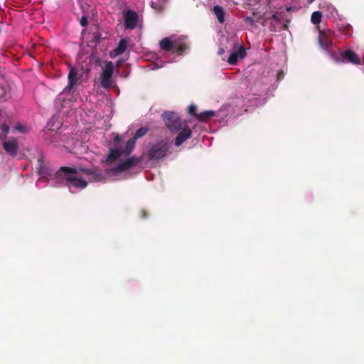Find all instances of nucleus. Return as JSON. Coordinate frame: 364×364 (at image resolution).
I'll return each mask as SVG.
<instances>
[{"mask_svg": "<svg viewBox=\"0 0 364 364\" xmlns=\"http://www.w3.org/2000/svg\"><path fill=\"white\" fill-rule=\"evenodd\" d=\"M9 126L6 123L3 124L1 126V133H0V139L6 140L7 138V134L9 132Z\"/></svg>", "mask_w": 364, "mask_h": 364, "instance_id": "nucleus-23", "label": "nucleus"}, {"mask_svg": "<svg viewBox=\"0 0 364 364\" xmlns=\"http://www.w3.org/2000/svg\"><path fill=\"white\" fill-rule=\"evenodd\" d=\"M213 13L215 15L218 21L220 23H223L225 21V12L222 6H215L213 7Z\"/></svg>", "mask_w": 364, "mask_h": 364, "instance_id": "nucleus-18", "label": "nucleus"}, {"mask_svg": "<svg viewBox=\"0 0 364 364\" xmlns=\"http://www.w3.org/2000/svg\"><path fill=\"white\" fill-rule=\"evenodd\" d=\"M36 169L38 174L42 176H46L49 174L48 168L45 165L44 161L42 157L37 159L36 164Z\"/></svg>", "mask_w": 364, "mask_h": 364, "instance_id": "nucleus-14", "label": "nucleus"}, {"mask_svg": "<svg viewBox=\"0 0 364 364\" xmlns=\"http://www.w3.org/2000/svg\"><path fill=\"white\" fill-rule=\"evenodd\" d=\"M161 1L164 3L166 0H156V1H152L151 6L156 11H161L163 9V5L161 4Z\"/></svg>", "mask_w": 364, "mask_h": 364, "instance_id": "nucleus-24", "label": "nucleus"}, {"mask_svg": "<svg viewBox=\"0 0 364 364\" xmlns=\"http://www.w3.org/2000/svg\"><path fill=\"white\" fill-rule=\"evenodd\" d=\"M224 52H225L224 49L220 48L219 50H218V54L219 55H222V54L224 53Z\"/></svg>", "mask_w": 364, "mask_h": 364, "instance_id": "nucleus-32", "label": "nucleus"}, {"mask_svg": "<svg viewBox=\"0 0 364 364\" xmlns=\"http://www.w3.org/2000/svg\"><path fill=\"white\" fill-rule=\"evenodd\" d=\"M322 18V14L320 11H314L311 14V21L313 24L317 25L321 23Z\"/></svg>", "mask_w": 364, "mask_h": 364, "instance_id": "nucleus-21", "label": "nucleus"}, {"mask_svg": "<svg viewBox=\"0 0 364 364\" xmlns=\"http://www.w3.org/2000/svg\"><path fill=\"white\" fill-rule=\"evenodd\" d=\"M136 139H134V138L129 139L128 141L127 142L124 151H122V153H124L127 155L129 154L134 149Z\"/></svg>", "mask_w": 364, "mask_h": 364, "instance_id": "nucleus-20", "label": "nucleus"}, {"mask_svg": "<svg viewBox=\"0 0 364 364\" xmlns=\"http://www.w3.org/2000/svg\"><path fill=\"white\" fill-rule=\"evenodd\" d=\"M168 142L161 140L151 145L148 150V156L150 160L158 161L167 156L170 151Z\"/></svg>", "mask_w": 364, "mask_h": 364, "instance_id": "nucleus-3", "label": "nucleus"}, {"mask_svg": "<svg viewBox=\"0 0 364 364\" xmlns=\"http://www.w3.org/2000/svg\"><path fill=\"white\" fill-rule=\"evenodd\" d=\"M127 48V41L126 39H121L118 46L113 50L114 55H119L125 52Z\"/></svg>", "mask_w": 364, "mask_h": 364, "instance_id": "nucleus-16", "label": "nucleus"}, {"mask_svg": "<svg viewBox=\"0 0 364 364\" xmlns=\"http://www.w3.org/2000/svg\"><path fill=\"white\" fill-rule=\"evenodd\" d=\"M175 139L174 144L176 146H181L185 141L189 139L192 135V130L188 125L184 122L182 128Z\"/></svg>", "mask_w": 364, "mask_h": 364, "instance_id": "nucleus-10", "label": "nucleus"}, {"mask_svg": "<svg viewBox=\"0 0 364 364\" xmlns=\"http://www.w3.org/2000/svg\"><path fill=\"white\" fill-rule=\"evenodd\" d=\"M2 146L5 151L11 156L14 157L17 155L18 150V141L15 138H11L8 141L4 140Z\"/></svg>", "mask_w": 364, "mask_h": 364, "instance_id": "nucleus-12", "label": "nucleus"}, {"mask_svg": "<svg viewBox=\"0 0 364 364\" xmlns=\"http://www.w3.org/2000/svg\"><path fill=\"white\" fill-rule=\"evenodd\" d=\"M139 162V159L136 156H131L119 162L117 166L113 167L111 169V171L113 173H121L135 166Z\"/></svg>", "mask_w": 364, "mask_h": 364, "instance_id": "nucleus-8", "label": "nucleus"}, {"mask_svg": "<svg viewBox=\"0 0 364 364\" xmlns=\"http://www.w3.org/2000/svg\"><path fill=\"white\" fill-rule=\"evenodd\" d=\"M245 21L247 22H250L251 24H253V23H254L253 18L250 17V16L246 17Z\"/></svg>", "mask_w": 364, "mask_h": 364, "instance_id": "nucleus-30", "label": "nucleus"}, {"mask_svg": "<svg viewBox=\"0 0 364 364\" xmlns=\"http://www.w3.org/2000/svg\"><path fill=\"white\" fill-rule=\"evenodd\" d=\"M148 216V213L145 209H141L140 210V218L142 219L146 218Z\"/></svg>", "mask_w": 364, "mask_h": 364, "instance_id": "nucleus-28", "label": "nucleus"}, {"mask_svg": "<svg viewBox=\"0 0 364 364\" xmlns=\"http://www.w3.org/2000/svg\"><path fill=\"white\" fill-rule=\"evenodd\" d=\"M113 71V63L111 61L107 63L100 75L101 85L104 88L107 89L111 87Z\"/></svg>", "mask_w": 364, "mask_h": 364, "instance_id": "nucleus-7", "label": "nucleus"}, {"mask_svg": "<svg viewBox=\"0 0 364 364\" xmlns=\"http://www.w3.org/2000/svg\"><path fill=\"white\" fill-rule=\"evenodd\" d=\"M215 112L212 110L209 111H205L198 116V119L200 122H206L208 119H209L210 117L215 116Z\"/></svg>", "mask_w": 364, "mask_h": 364, "instance_id": "nucleus-19", "label": "nucleus"}, {"mask_svg": "<svg viewBox=\"0 0 364 364\" xmlns=\"http://www.w3.org/2000/svg\"><path fill=\"white\" fill-rule=\"evenodd\" d=\"M122 154V151L120 149H110L107 156V162H112L117 159Z\"/></svg>", "mask_w": 364, "mask_h": 364, "instance_id": "nucleus-17", "label": "nucleus"}, {"mask_svg": "<svg viewBox=\"0 0 364 364\" xmlns=\"http://www.w3.org/2000/svg\"><path fill=\"white\" fill-rule=\"evenodd\" d=\"M139 21L138 14L132 10H128L124 15V27L126 29L136 28Z\"/></svg>", "mask_w": 364, "mask_h": 364, "instance_id": "nucleus-11", "label": "nucleus"}, {"mask_svg": "<svg viewBox=\"0 0 364 364\" xmlns=\"http://www.w3.org/2000/svg\"><path fill=\"white\" fill-rule=\"evenodd\" d=\"M79 79L80 77L78 76L77 70L75 68L70 66L68 75V85L63 89L62 93L65 95L74 93L75 91V87L77 85Z\"/></svg>", "mask_w": 364, "mask_h": 364, "instance_id": "nucleus-6", "label": "nucleus"}, {"mask_svg": "<svg viewBox=\"0 0 364 364\" xmlns=\"http://www.w3.org/2000/svg\"><path fill=\"white\" fill-rule=\"evenodd\" d=\"M160 48L161 50L169 52L173 50L179 55H184L186 50L189 48V46L186 41V38L180 37L171 40L169 38H164L160 41Z\"/></svg>", "mask_w": 364, "mask_h": 364, "instance_id": "nucleus-2", "label": "nucleus"}, {"mask_svg": "<svg viewBox=\"0 0 364 364\" xmlns=\"http://www.w3.org/2000/svg\"><path fill=\"white\" fill-rule=\"evenodd\" d=\"M331 58L337 63H350L354 65H358L360 63V59L359 56L353 50L348 49L344 52H341L340 55L335 52H332Z\"/></svg>", "mask_w": 364, "mask_h": 364, "instance_id": "nucleus-4", "label": "nucleus"}, {"mask_svg": "<svg viewBox=\"0 0 364 364\" xmlns=\"http://www.w3.org/2000/svg\"><path fill=\"white\" fill-rule=\"evenodd\" d=\"M163 119L167 128L173 133L180 131L184 123L181 122L179 116L173 112H165L163 114Z\"/></svg>", "mask_w": 364, "mask_h": 364, "instance_id": "nucleus-5", "label": "nucleus"}, {"mask_svg": "<svg viewBox=\"0 0 364 364\" xmlns=\"http://www.w3.org/2000/svg\"><path fill=\"white\" fill-rule=\"evenodd\" d=\"M318 43L320 46L327 50L332 46V38H333V31L330 29L328 30H321L318 29Z\"/></svg>", "mask_w": 364, "mask_h": 364, "instance_id": "nucleus-9", "label": "nucleus"}, {"mask_svg": "<svg viewBox=\"0 0 364 364\" xmlns=\"http://www.w3.org/2000/svg\"><path fill=\"white\" fill-rule=\"evenodd\" d=\"M26 130V128L21 124H17L16 125H15L14 127H13V131L14 132H25Z\"/></svg>", "mask_w": 364, "mask_h": 364, "instance_id": "nucleus-26", "label": "nucleus"}, {"mask_svg": "<svg viewBox=\"0 0 364 364\" xmlns=\"http://www.w3.org/2000/svg\"><path fill=\"white\" fill-rule=\"evenodd\" d=\"M284 73L283 71H279L277 73V80L278 81L282 80L284 78Z\"/></svg>", "mask_w": 364, "mask_h": 364, "instance_id": "nucleus-29", "label": "nucleus"}, {"mask_svg": "<svg viewBox=\"0 0 364 364\" xmlns=\"http://www.w3.org/2000/svg\"><path fill=\"white\" fill-rule=\"evenodd\" d=\"M336 28L338 31H340L342 34L346 36H350L352 35L351 30L352 28L350 24L341 21L337 23Z\"/></svg>", "mask_w": 364, "mask_h": 364, "instance_id": "nucleus-15", "label": "nucleus"}, {"mask_svg": "<svg viewBox=\"0 0 364 364\" xmlns=\"http://www.w3.org/2000/svg\"><path fill=\"white\" fill-rule=\"evenodd\" d=\"M314 1H315V0H309V4H311V3H313Z\"/></svg>", "mask_w": 364, "mask_h": 364, "instance_id": "nucleus-33", "label": "nucleus"}, {"mask_svg": "<svg viewBox=\"0 0 364 364\" xmlns=\"http://www.w3.org/2000/svg\"><path fill=\"white\" fill-rule=\"evenodd\" d=\"M80 25L82 26H86L87 25V23H88L87 17L86 16H82L81 18H80Z\"/></svg>", "mask_w": 364, "mask_h": 364, "instance_id": "nucleus-27", "label": "nucleus"}, {"mask_svg": "<svg viewBox=\"0 0 364 364\" xmlns=\"http://www.w3.org/2000/svg\"><path fill=\"white\" fill-rule=\"evenodd\" d=\"M114 141L115 142H119L121 141V136L119 135V134H117L115 136H114Z\"/></svg>", "mask_w": 364, "mask_h": 364, "instance_id": "nucleus-31", "label": "nucleus"}, {"mask_svg": "<svg viewBox=\"0 0 364 364\" xmlns=\"http://www.w3.org/2000/svg\"><path fill=\"white\" fill-rule=\"evenodd\" d=\"M149 131V129L146 127H141L139 129H138L134 136V139H137L139 138H141L146 135Z\"/></svg>", "mask_w": 364, "mask_h": 364, "instance_id": "nucleus-22", "label": "nucleus"}, {"mask_svg": "<svg viewBox=\"0 0 364 364\" xmlns=\"http://www.w3.org/2000/svg\"><path fill=\"white\" fill-rule=\"evenodd\" d=\"M197 107L194 105H191L188 107V113L198 118V114L196 112Z\"/></svg>", "mask_w": 364, "mask_h": 364, "instance_id": "nucleus-25", "label": "nucleus"}, {"mask_svg": "<svg viewBox=\"0 0 364 364\" xmlns=\"http://www.w3.org/2000/svg\"><path fill=\"white\" fill-rule=\"evenodd\" d=\"M80 173L90 175L96 181H101L103 178L100 170L94 167L92 168H86L82 166L67 167L62 166L56 172L57 177L62 178L66 181V186L70 191L73 193V188L78 190H82L87 186V181L83 179Z\"/></svg>", "mask_w": 364, "mask_h": 364, "instance_id": "nucleus-1", "label": "nucleus"}, {"mask_svg": "<svg viewBox=\"0 0 364 364\" xmlns=\"http://www.w3.org/2000/svg\"><path fill=\"white\" fill-rule=\"evenodd\" d=\"M246 50L243 46H240L237 52L232 53L228 59V63L230 65H235L238 58L242 59L246 56Z\"/></svg>", "mask_w": 364, "mask_h": 364, "instance_id": "nucleus-13", "label": "nucleus"}]
</instances>
